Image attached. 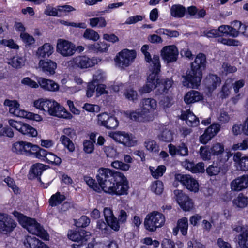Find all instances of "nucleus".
Listing matches in <instances>:
<instances>
[{"label": "nucleus", "mask_w": 248, "mask_h": 248, "mask_svg": "<svg viewBox=\"0 0 248 248\" xmlns=\"http://www.w3.org/2000/svg\"><path fill=\"white\" fill-rule=\"evenodd\" d=\"M96 177L105 192L116 195L127 194L128 182L123 173L108 168H100L97 170Z\"/></svg>", "instance_id": "obj_1"}, {"label": "nucleus", "mask_w": 248, "mask_h": 248, "mask_svg": "<svg viewBox=\"0 0 248 248\" xmlns=\"http://www.w3.org/2000/svg\"><path fill=\"white\" fill-rule=\"evenodd\" d=\"M206 56L202 53L198 54L194 61L191 63V70L187 71L184 76L183 85L189 88H194L199 85L202 77V71L206 68Z\"/></svg>", "instance_id": "obj_2"}, {"label": "nucleus", "mask_w": 248, "mask_h": 248, "mask_svg": "<svg viewBox=\"0 0 248 248\" xmlns=\"http://www.w3.org/2000/svg\"><path fill=\"white\" fill-rule=\"evenodd\" d=\"M140 108L135 111H127L125 115L131 120L139 122H148L153 121V112L157 107L156 101L153 98H144L140 102Z\"/></svg>", "instance_id": "obj_3"}, {"label": "nucleus", "mask_w": 248, "mask_h": 248, "mask_svg": "<svg viewBox=\"0 0 248 248\" xmlns=\"http://www.w3.org/2000/svg\"><path fill=\"white\" fill-rule=\"evenodd\" d=\"M34 106L51 116L66 117L65 108L55 100L40 99L34 102Z\"/></svg>", "instance_id": "obj_4"}, {"label": "nucleus", "mask_w": 248, "mask_h": 248, "mask_svg": "<svg viewBox=\"0 0 248 248\" xmlns=\"http://www.w3.org/2000/svg\"><path fill=\"white\" fill-rule=\"evenodd\" d=\"M14 215L15 216H17L20 224L26 228L30 233L45 240L48 239V233L35 219L28 217L16 212L14 213Z\"/></svg>", "instance_id": "obj_5"}, {"label": "nucleus", "mask_w": 248, "mask_h": 248, "mask_svg": "<svg viewBox=\"0 0 248 248\" xmlns=\"http://www.w3.org/2000/svg\"><path fill=\"white\" fill-rule=\"evenodd\" d=\"M165 221V217L162 214L157 211H153L146 216L144 224L147 230L154 232L157 228L162 227Z\"/></svg>", "instance_id": "obj_6"}, {"label": "nucleus", "mask_w": 248, "mask_h": 248, "mask_svg": "<svg viewBox=\"0 0 248 248\" xmlns=\"http://www.w3.org/2000/svg\"><path fill=\"white\" fill-rule=\"evenodd\" d=\"M136 55V52L134 50H122L115 58L116 66L123 69L129 66L134 62Z\"/></svg>", "instance_id": "obj_7"}, {"label": "nucleus", "mask_w": 248, "mask_h": 248, "mask_svg": "<svg viewBox=\"0 0 248 248\" xmlns=\"http://www.w3.org/2000/svg\"><path fill=\"white\" fill-rule=\"evenodd\" d=\"M175 179L180 182L189 191L197 192L199 190V183L197 181L188 174H177L175 175Z\"/></svg>", "instance_id": "obj_8"}, {"label": "nucleus", "mask_w": 248, "mask_h": 248, "mask_svg": "<svg viewBox=\"0 0 248 248\" xmlns=\"http://www.w3.org/2000/svg\"><path fill=\"white\" fill-rule=\"evenodd\" d=\"M9 125L23 135L30 137H36L37 135L36 130L29 124L18 122L12 119L8 121Z\"/></svg>", "instance_id": "obj_9"}, {"label": "nucleus", "mask_w": 248, "mask_h": 248, "mask_svg": "<svg viewBox=\"0 0 248 248\" xmlns=\"http://www.w3.org/2000/svg\"><path fill=\"white\" fill-rule=\"evenodd\" d=\"M57 51L63 57L71 56L76 51V46L71 42L60 39L57 42Z\"/></svg>", "instance_id": "obj_10"}, {"label": "nucleus", "mask_w": 248, "mask_h": 248, "mask_svg": "<svg viewBox=\"0 0 248 248\" xmlns=\"http://www.w3.org/2000/svg\"><path fill=\"white\" fill-rule=\"evenodd\" d=\"M109 136L116 142L126 146H133L136 143V141L134 140L132 135L125 132H112L109 133Z\"/></svg>", "instance_id": "obj_11"}, {"label": "nucleus", "mask_w": 248, "mask_h": 248, "mask_svg": "<svg viewBox=\"0 0 248 248\" xmlns=\"http://www.w3.org/2000/svg\"><path fill=\"white\" fill-rule=\"evenodd\" d=\"M15 221L7 214L0 213V233L8 234L13 231L16 226Z\"/></svg>", "instance_id": "obj_12"}, {"label": "nucleus", "mask_w": 248, "mask_h": 248, "mask_svg": "<svg viewBox=\"0 0 248 248\" xmlns=\"http://www.w3.org/2000/svg\"><path fill=\"white\" fill-rule=\"evenodd\" d=\"M90 236V232L79 229L77 230H70L68 233V237L69 239L79 243L77 245V246H79L86 242L88 240L87 237Z\"/></svg>", "instance_id": "obj_13"}, {"label": "nucleus", "mask_w": 248, "mask_h": 248, "mask_svg": "<svg viewBox=\"0 0 248 248\" xmlns=\"http://www.w3.org/2000/svg\"><path fill=\"white\" fill-rule=\"evenodd\" d=\"M220 130V125L218 123H213L207 128L206 129L204 133L200 137V142L202 144H206L215 135H216Z\"/></svg>", "instance_id": "obj_14"}, {"label": "nucleus", "mask_w": 248, "mask_h": 248, "mask_svg": "<svg viewBox=\"0 0 248 248\" xmlns=\"http://www.w3.org/2000/svg\"><path fill=\"white\" fill-rule=\"evenodd\" d=\"M162 58L167 62H173L177 59L178 50L177 47L174 46H164L161 51Z\"/></svg>", "instance_id": "obj_15"}, {"label": "nucleus", "mask_w": 248, "mask_h": 248, "mask_svg": "<svg viewBox=\"0 0 248 248\" xmlns=\"http://www.w3.org/2000/svg\"><path fill=\"white\" fill-rule=\"evenodd\" d=\"M33 145L26 141H17L12 145V151L17 154L30 155H31Z\"/></svg>", "instance_id": "obj_16"}, {"label": "nucleus", "mask_w": 248, "mask_h": 248, "mask_svg": "<svg viewBox=\"0 0 248 248\" xmlns=\"http://www.w3.org/2000/svg\"><path fill=\"white\" fill-rule=\"evenodd\" d=\"M232 229L237 232H241L237 237L238 246L241 248H248V230L241 226H234Z\"/></svg>", "instance_id": "obj_17"}, {"label": "nucleus", "mask_w": 248, "mask_h": 248, "mask_svg": "<svg viewBox=\"0 0 248 248\" xmlns=\"http://www.w3.org/2000/svg\"><path fill=\"white\" fill-rule=\"evenodd\" d=\"M104 215L108 226L115 231H118L120 229V225L117 218L113 215L112 210L109 208H105Z\"/></svg>", "instance_id": "obj_18"}, {"label": "nucleus", "mask_w": 248, "mask_h": 248, "mask_svg": "<svg viewBox=\"0 0 248 248\" xmlns=\"http://www.w3.org/2000/svg\"><path fill=\"white\" fill-rule=\"evenodd\" d=\"M248 186V176L244 175L233 180L231 183V189L233 191H239Z\"/></svg>", "instance_id": "obj_19"}, {"label": "nucleus", "mask_w": 248, "mask_h": 248, "mask_svg": "<svg viewBox=\"0 0 248 248\" xmlns=\"http://www.w3.org/2000/svg\"><path fill=\"white\" fill-rule=\"evenodd\" d=\"M4 105L9 107V112L14 115L19 117L24 116L25 110L19 108L20 105L17 101L6 99Z\"/></svg>", "instance_id": "obj_20"}, {"label": "nucleus", "mask_w": 248, "mask_h": 248, "mask_svg": "<svg viewBox=\"0 0 248 248\" xmlns=\"http://www.w3.org/2000/svg\"><path fill=\"white\" fill-rule=\"evenodd\" d=\"M39 68L47 75H52L55 73L57 64L51 60H40L39 62Z\"/></svg>", "instance_id": "obj_21"}, {"label": "nucleus", "mask_w": 248, "mask_h": 248, "mask_svg": "<svg viewBox=\"0 0 248 248\" xmlns=\"http://www.w3.org/2000/svg\"><path fill=\"white\" fill-rule=\"evenodd\" d=\"M38 83L44 90L50 92H57L59 89V85L54 81L44 78H40Z\"/></svg>", "instance_id": "obj_22"}, {"label": "nucleus", "mask_w": 248, "mask_h": 248, "mask_svg": "<svg viewBox=\"0 0 248 248\" xmlns=\"http://www.w3.org/2000/svg\"><path fill=\"white\" fill-rule=\"evenodd\" d=\"M221 79L216 75L209 74L204 80V84L210 92H213L219 85Z\"/></svg>", "instance_id": "obj_23"}, {"label": "nucleus", "mask_w": 248, "mask_h": 248, "mask_svg": "<svg viewBox=\"0 0 248 248\" xmlns=\"http://www.w3.org/2000/svg\"><path fill=\"white\" fill-rule=\"evenodd\" d=\"M233 160L238 169L243 171L248 170V157L243 156L240 152H237L233 156Z\"/></svg>", "instance_id": "obj_24"}, {"label": "nucleus", "mask_w": 248, "mask_h": 248, "mask_svg": "<svg viewBox=\"0 0 248 248\" xmlns=\"http://www.w3.org/2000/svg\"><path fill=\"white\" fill-rule=\"evenodd\" d=\"M145 60L146 62L150 63L152 68H154V70L156 72H159L160 71V63L159 57L158 55H154L153 58L149 52L143 54Z\"/></svg>", "instance_id": "obj_25"}, {"label": "nucleus", "mask_w": 248, "mask_h": 248, "mask_svg": "<svg viewBox=\"0 0 248 248\" xmlns=\"http://www.w3.org/2000/svg\"><path fill=\"white\" fill-rule=\"evenodd\" d=\"M203 98L202 95L198 91L191 90L187 92L184 96V101L187 104L199 101Z\"/></svg>", "instance_id": "obj_26"}, {"label": "nucleus", "mask_w": 248, "mask_h": 248, "mask_svg": "<svg viewBox=\"0 0 248 248\" xmlns=\"http://www.w3.org/2000/svg\"><path fill=\"white\" fill-rule=\"evenodd\" d=\"M24 244L27 248H46V245L35 237L27 236Z\"/></svg>", "instance_id": "obj_27"}, {"label": "nucleus", "mask_w": 248, "mask_h": 248, "mask_svg": "<svg viewBox=\"0 0 248 248\" xmlns=\"http://www.w3.org/2000/svg\"><path fill=\"white\" fill-rule=\"evenodd\" d=\"M53 52V47L48 43L45 44L40 47L37 51V55L41 58L49 57Z\"/></svg>", "instance_id": "obj_28"}, {"label": "nucleus", "mask_w": 248, "mask_h": 248, "mask_svg": "<svg viewBox=\"0 0 248 248\" xmlns=\"http://www.w3.org/2000/svg\"><path fill=\"white\" fill-rule=\"evenodd\" d=\"M182 118L186 120V124L190 126H197L199 124L198 119L190 111L187 112V114H182Z\"/></svg>", "instance_id": "obj_29"}, {"label": "nucleus", "mask_w": 248, "mask_h": 248, "mask_svg": "<svg viewBox=\"0 0 248 248\" xmlns=\"http://www.w3.org/2000/svg\"><path fill=\"white\" fill-rule=\"evenodd\" d=\"M31 155H33L36 157L45 161L48 154L47 151L43 149L40 148L39 146L33 145Z\"/></svg>", "instance_id": "obj_30"}, {"label": "nucleus", "mask_w": 248, "mask_h": 248, "mask_svg": "<svg viewBox=\"0 0 248 248\" xmlns=\"http://www.w3.org/2000/svg\"><path fill=\"white\" fill-rule=\"evenodd\" d=\"M172 81L170 79H161L159 82L157 86V92L158 93H163L170 89L172 85Z\"/></svg>", "instance_id": "obj_31"}, {"label": "nucleus", "mask_w": 248, "mask_h": 248, "mask_svg": "<svg viewBox=\"0 0 248 248\" xmlns=\"http://www.w3.org/2000/svg\"><path fill=\"white\" fill-rule=\"evenodd\" d=\"M75 64L81 68H87L91 67L90 58L85 56H78L74 59Z\"/></svg>", "instance_id": "obj_32"}, {"label": "nucleus", "mask_w": 248, "mask_h": 248, "mask_svg": "<svg viewBox=\"0 0 248 248\" xmlns=\"http://www.w3.org/2000/svg\"><path fill=\"white\" fill-rule=\"evenodd\" d=\"M186 8L179 4L173 5L170 8V13L172 16L181 18L184 16Z\"/></svg>", "instance_id": "obj_33"}, {"label": "nucleus", "mask_w": 248, "mask_h": 248, "mask_svg": "<svg viewBox=\"0 0 248 248\" xmlns=\"http://www.w3.org/2000/svg\"><path fill=\"white\" fill-rule=\"evenodd\" d=\"M89 24L91 27L94 28L98 26L99 28L105 27L107 25V21L102 16L99 17L91 18L89 19Z\"/></svg>", "instance_id": "obj_34"}, {"label": "nucleus", "mask_w": 248, "mask_h": 248, "mask_svg": "<svg viewBox=\"0 0 248 248\" xmlns=\"http://www.w3.org/2000/svg\"><path fill=\"white\" fill-rule=\"evenodd\" d=\"M233 203L237 207L244 208L248 205V198L242 194H239L238 197L233 200Z\"/></svg>", "instance_id": "obj_35"}, {"label": "nucleus", "mask_w": 248, "mask_h": 248, "mask_svg": "<svg viewBox=\"0 0 248 248\" xmlns=\"http://www.w3.org/2000/svg\"><path fill=\"white\" fill-rule=\"evenodd\" d=\"M221 166L220 163L213 162V163L207 167L206 169V173L210 176L217 175L220 172Z\"/></svg>", "instance_id": "obj_36"}, {"label": "nucleus", "mask_w": 248, "mask_h": 248, "mask_svg": "<svg viewBox=\"0 0 248 248\" xmlns=\"http://www.w3.org/2000/svg\"><path fill=\"white\" fill-rule=\"evenodd\" d=\"M26 59L24 57L15 56L8 62L13 67L20 68L24 65Z\"/></svg>", "instance_id": "obj_37"}, {"label": "nucleus", "mask_w": 248, "mask_h": 248, "mask_svg": "<svg viewBox=\"0 0 248 248\" xmlns=\"http://www.w3.org/2000/svg\"><path fill=\"white\" fill-rule=\"evenodd\" d=\"M60 141L69 152H74L75 150V146L69 138L65 135H62L60 138Z\"/></svg>", "instance_id": "obj_38"}, {"label": "nucleus", "mask_w": 248, "mask_h": 248, "mask_svg": "<svg viewBox=\"0 0 248 248\" xmlns=\"http://www.w3.org/2000/svg\"><path fill=\"white\" fill-rule=\"evenodd\" d=\"M83 37L86 39L96 41L99 39L100 36L94 30L91 29H87L84 32Z\"/></svg>", "instance_id": "obj_39"}, {"label": "nucleus", "mask_w": 248, "mask_h": 248, "mask_svg": "<svg viewBox=\"0 0 248 248\" xmlns=\"http://www.w3.org/2000/svg\"><path fill=\"white\" fill-rule=\"evenodd\" d=\"M211 153L213 155H219L224 152V146L223 144L216 142L210 148Z\"/></svg>", "instance_id": "obj_40"}, {"label": "nucleus", "mask_w": 248, "mask_h": 248, "mask_svg": "<svg viewBox=\"0 0 248 248\" xmlns=\"http://www.w3.org/2000/svg\"><path fill=\"white\" fill-rule=\"evenodd\" d=\"M151 70L152 71V73L148 76L147 83L151 85H152L153 88H155L158 86L159 82H158V79L157 75L159 72H156L154 70V68H152Z\"/></svg>", "instance_id": "obj_41"}, {"label": "nucleus", "mask_w": 248, "mask_h": 248, "mask_svg": "<svg viewBox=\"0 0 248 248\" xmlns=\"http://www.w3.org/2000/svg\"><path fill=\"white\" fill-rule=\"evenodd\" d=\"M65 200V196L61 195L59 192L53 195L49 200L50 205L55 206L62 203Z\"/></svg>", "instance_id": "obj_42"}, {"label": "nucleus", "mask_w": 248, "mask_h": 248, "mask_svg": "<svg viewBox=\"0 0 248 248\" xmlns=\"http://www.w3.org/2000/svg\"><path fill=\"white\" fill-rule=\"evenodd\" d=\"M158 139L160 141L170 142L173 140V134L170 130L165 129L158 135Z\"/></svg>", "instance_id": "obj_43"}, {"label": "nucleus", "mask_w": 248, "mask_h": 248, "mask_svg": "<svg viewBox=\"0 0 248 248\" xmlns=\"http://www.w3.org/2000/svg\"><path fill=\"white\" fill-rule=\"evenodd\" d=\"M177 225L182 234L186 235L187 234L188 228V219L186 217H183L179 219L177 222Z\"/></svg>", "instance_id": "obj_44"}, {"label": "nucleus", "mask_w": 248, "mask_h": 248, "mask_svg": "<svg viewBox=\"0 0 248 248\" xmlns=\"http://www.w3.org/2000/svg\"><path fill=\"white\" fill-rule=\"evenodd\" d=\"M84 180L86 183L94 191L97 192H100L102 190L101 186L99 184V186L95 182V180L89 176H84Z\"/></svg>", "instance_id": "obj_45"}, {"label": "nucleus", "mask_w": 248, "mask_h": 248, "mask_svg": "<svg viewBox=\"0 0 248 248\" xmlns=\"http://www.w3.org/2000/svg\"><path fill=\"white\" fill-rule=\"evenodd\" d=\"M162 246L163 248H175V247L180 248L182 247V244L179 241L175 243L173 241L170 239H164L162 241Z\"/></svg>", "instance_id": "obj_46"}, {"label": "nucleus", "mask_w": 248, "mask_h": 248, "mask_svg": "<svg viewBox=\"0 0 248 248\" xmlns=\"http://www.w3.org/2000/svg\"><path fill=\"white\" fill-rule=\"evenodd\" d=\"M45 161L48 163L55 165H59L62 162V160L60 157L57 156L51 153H48Z\"/></svg>", "instance_id": "obj_47"}, {"label": "nucleus", "mask_w": 248, "mask_h": 248, "mask_svg": "<svg viewBox=\"0 0 248 248\" xmlns=\"http://www.w3.org/2000/svg\"><path fill=\"white\" fill-rule=\"evenodd\" d=\"M124 95L127 99L133 102L137 101L138 99L137 92L132 88L126 89L124 93Z\"/></svg>", "instance_id": "obj_48"}, {"label": "nucleus", "mask_w": 248, "mask_h": 248, "mask_svg": "<svg viewBox=\"0 0 248 248\" xmlns=\"http://www.w3.org/2000/svg\"><path fill=\"white\" fill-rule=\"evenodd\" d=\"M45 166L40 163H37L33 165L31 170L30 172L33 174L34 176H38L40 175L43 171L45 170Z\"/></svg>", "instance_id": "obj_49"}, {"label": "nucleus", "mask_w": 248, "mask_h": 248, "mask_svg": "<svg viewBox=\"0 0 248 248\" xmlns=\"http://www.w3.org/2000/svg\"><path fill=\"white\" fill-rule=\"evenodd\" d=\"M201 157L204 160H209L211 159V153L210 149L207 146H202L200 150Z\"/></svg>", "instance_id": "obj_50"}, {"label": "nucleus", "mask_w": 248, "mask_h": 248, "mask_svg": "<svg viewBox=\"0 0 248 248\" xmlns=\"http://www.w3.org/2000/svg\"><path fill=\"white\" fill-rule=\"evenodd\" d=\"M164 187L162 182L160 181H155L151 186L152 191L156 194H160L163 192Z\"/></svg>", "instance_id": "obj_51"}, {"label": "nucleus", "mask_w": 248, "mask_h": 248, "mask_svg": "<svg viewBox=\"0 0 248 248\" xmlns=\"http://www.w3.org/2000/svg\"><path fill=\"white\" fill-rule=\"evenodd\" d=\"M103 150L108 157L114 158L118 155L116 149L113 146H106L104 147Z\"/></svg>", "instance_id": "obj_52"}, {"label": "nucleus", "mask_w": 248, "mask_h": 248, "mask_svg": "<svg viewBox=\"0 0 248 248\" xmlns=\"http://www.w3.org/2000/svg\"><path fill=\"white\" fill-rule=\"evenodd\" d=\"M111 166L115 169H120L124 171L128 170L130 165L120 161H115L111 163Z\"/></svg>", "instance_id": "obj_53"}, {"label": "nucleus", "mask_w": 248, "mask_h": 248, "mask_svg": "<svg viewBox=\"0 0 248 248\" xmlns=\"http://www.w3.org/2000/svg\"><path fill=\"white\" fill-rule=\"evenodd\" d=\"M174 195L176 197V199L177 202L180 206V201L184 202L186 200H188L189 198L186 195L183 193L181 190H175L174 191Z\"/></svg>", "instance_id": "obj_54"}, {"label": "nucleus", "mask_w": 248, "mask_h": 248, "mask_svg": "<svg viewBox=\"0 0 248 248\" xmlns=\"http://www.w3.org/2000/svg\"><path fill=\"white\" fill-rule=\"evenodd\" d=\"M118 125V121L114 117H109L104 125L108 129H113L116 128Z\"/></svg>", "instance_id": "obj_55"}, {"label": "nucleus", "mask_w": 248, "mask_h": 248, "mask_svg": "<svg viewBox=\"0 0 248 248\" xmlns=\"http://www.w3.org/2000/svg\"><path fill=\"white\" fill-rule=\"evenodd\" d=\"M159 103L164 109L170 108L173 104V98L171 97L164 96L160 101Z\"/></svg>", "instance_id": "obj_56"}, {"label": "nucleus", "mask_w": 248, "mask_h": 248, "mask_svg": "<svg viewBox=\"0 0 248 248\" xmlns=\"http://www.w3.org/2000/svg\"><path fill=\"white\" fill-rule=\"evenodd\" d=\"M217 119L220 123L225 124L230 121V117L227 112L221 109L217 115Z\"/></svg>", "instance_id": "obj_57"}, {"label": "nucleus", "mask_w": 248, "mask_h": 248, "mask_svg": "<svg viewBox=\"0 0 248 248\" xmlns=\"http://www.w3.org/2000/svg\"><path fill=\"white\" fill-rule=\"evenodd\" d=\"M144 144L146 149L150 152H155L158 151V146L154 140H147L145 142Z\"/></svg>", "instance_id": "obj_58"}, {"label": "nucleus", "mask_w": 248, "mask_h": 248, "mask_svg": "<svg viewBox=\"0 0 248 248\" xmlns=\"http://www.w3.org/2000/svg\"><path fill=\"white\" fill-rule=\"evenodd\" d=\"M20 36L22 41L28 45L33 44L35 42L33 37L26 32H21Z\"/></svg>", "instance_id": "obj_59"}, {"label": "nucleus", "mask_w": 248, "mask_h": 248, "mask_svg": "<svg viewBox=\"0 0 248 248\" xmlns=\"http://www.w3.org/2000/svg\"><path fill=\"white\" fill-rule=\"evenodd\" d=\"M232 149L234 151L248 149V139H245L242 142L234 144L232 147Z\"/></svg>", "instance_id": "obj_60"}, {"label": "nucleus", "mask_w": 248, "mask_h": 248, "mask_svg": "<svg viewBox=\"0 0 248 248\" xmlns=\"http://www.w3.org/2000/svg\"><path fill=\"white\" fill-rule=\"evenodd\" d=\"M83 150L87 154L92 153L94 150V143L91 140H85L83 142Z\"/></svg>", "instance_id": "obj_61"}, {"label": "nucleus", "mask_w": 248, "mask_h": 248, "mask_svg": "<svg viewBox=\"0 0 248 248\" xmlns=\"http://www.w3.org/2000/svg\"><path fill=\"white\" fill-rule=\"evenodd\" d=\"M166 170V167L165 166L161 165L157 167L156 169H155V170H153L152 169H151V173L152 176L155 178H157L161 176L164 172H165Z\"/></svg>", "instance_id": "obj_62"}, {"label": "nucleus", "mask_w": 248, "mask_h": 248, "mask_svg": "<svg viewBox=\"0 0 248 248\" xmlns=\"http://www.w3.org/2000/svg\"><path fill=\"white\" fill-rule=\"evenodd\" d=\"M90 223V219L87 216H82L78 220L77 226L78 227H86Z\"/></svg>", "instance_id": "obj_63"}, {"label": "nucleus", "mask_w": 248, "mask_h": 248, "mask_svg": "<svg viewBox=\"0 0 248 248\" xmlns=\"http://www.w3.org/2000/svg\"><path fill=\"white\" fill-rule=\"evenodd\" d=\"M188 150L187 146L184 143H182L177 147V154L182 156L187 155Z\"/></svg>", "instance_id": "obj_64"}]
</instances>
